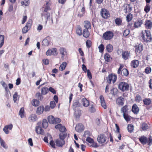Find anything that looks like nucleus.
I'll return each instance as SVG.
<instances>
[{"mask_svg": "<svg viewBox=\"0 0 152 152\" xmlns=\"http://www.w3.org/2000/svg\"><path fill=\"white\" fill-rule=\"evenodd\" d=\"M37 119V115L35 114H32L28 118V120L30 122H34Z\"/></svg>", "mask_w": 152, "mask_h": 152, "instance_id": "nucleus-17", "label": "nucleus"}, {"mask_svg": "<svg viewBox=\"0 0 152 152\" xmlns=\"http://www.w3.org/2000/svg\"><path fill=\"white\" fill-rule=\"evenodd\" d=\"M139 139L141 143L143 145L146 144L148 141V139L144 136H141Z\"/></svg>", "mask_w": 152, "mask_h": 152, "instance_id": "nucleus-16", "label": "nucleus"}, {"mask_svg": "<svg viewBox=\"0 0 152 152\" xmlns=\"http://www.w3.org/2000/svg\"><path fill=\"white\" fill-rule=\"evenodd\" d=\"M148 143L149 145H151L152 144V137L149 136L148 139Z\"/></svg>", "mask_w": 152, "mask_h": 152, "instance_id": "nucleus-64", "label": "nucleus"}, {"mask_svg": "<svg viewBox=\"0 0 152 152\" xmlns=\"http://www.w3.org/2000/svg\"><path fill=\"white\" fill-rule=\"evenodd\" d=\"M126 18L127 21H131L132 18V15L130 13L128 14L126 16Z\"/></svg>", "mask_w": 152, "mask_h": 152, "instance_id": "nucleus-47", "label": "nucleus"}, {"mask_svg": "<svg viewBox=\"0 0 152 152\" xmlns=\"http://www.w3.org/2000/svg\"><path fill=\"white\" fill-rule=\"evenodd\" d=\"M117 77L116 75H113L112 74L109 75L108 77L107 78V82L110 84L111 81L114 83L116 81Z\"/></svg>", "mask_w": 152, "mask_h": 152, "instance_id": "nucleus-6", "label": "nucleus"}, {"mask_svg": "<svg viewBox=\"0 0 152 152\" xmlns=\"http://www.w3.org/2000/svg\"><path fill=\"white\" fill-rule=\"evenodd\" d=\"M42 127L45 129H46L48 126V123L46 119H44L42 121Z\"/></svg>", "mask_w": 152, "mask_h": 152, "instance_id": "nucleus-34", "label": "nucleus"}, {"mask_svg": "<svg viewBox=\"0 0 152 152\" xmlns=\"http://www.w3.org/2000/svg\"><path fill=\"white\" fill-rule=\"evenodd\" d=\"M56 106V103L54 101H51L50 103V106L51 108L53 109Z\"/></svg>", "mask_w": 152, "mask_h": 152, "instance_id": "nucleus-60", "label": "nucleus"}, {"mask_svg": "<svg viewBox=\"0 0 152 152\" xmlns=\"http://www.w3.org/2000/svg\"><path fill=\"white\" fill-rule=\"evenodd\" d=\"M143 102L144 104L147 105H149L151 102L150 99L149 98L145 99H143Z\"/></svg>", "mask_w": 152, "mask_h": 152, "instance_id": "nucleus-38", "label": "nucleus"}, {"mask_svg": "<svg viewBox=\"0 0 152 152\" xmlns=\"http://www.w3.org/2000/svg\"><path fill=\"white\" fill-rule=\"evenodd\" d=\"M122 58L124 60H126L128 59L130 56V53L128 51L123 52L122 54Z\"/></svg>", "mask_w": 152, "mask_h": 152, "instance_id": "nucleus-14", "label": "nucleus"}, {"mask_svg": "<svg viewBox=\"0 0 152 152\" xmlns=\"http://www.w3.org/2000/svg\"><path fill=\"white\" fill-rule=\"evenodd\" d=\"M115 24L118 26L121 25L122 23V20L121 19L117 18L115 20Z\"/></svg>", "mask_w": 152, "mask_h": 152, "instance_id": "nucleus-48", "label": "nucleus"}, {"mask_svg": "<svg viewBox=\"0 0 152 152\" xmlns=\"http://www.w3.org/2000/svg\"><path fill=\"white\" fill-rule=\"evenodd\" d=\"M50 3L48 2H46L45 4L43 5L42 7L43 11L41 13V16L42 19H44L47 20L48 18L50 17V14L47 12V11L50 10Z\"/></svg>", "mask_w": 152, "mask_h": 152, "instance_id": "nucleus-1", "label": "nucleus"}, {"mask_svg": "<svg viewBox=\"0 0 152 152\" xmlns=\"http://www.w3.org/2000/svg\"><path fill=\"white\" fill-rule=\"evenodd\" d=\"M130 33V30L129 29H126L124 30L123 33V35L124 36L126 37Z\"/></svg>", "mask_w": 152, "mask_h": 152, "instance_id": "nucleus-58", "label": "nucleus"}, {"mask_svg": "<svg viewBox=\"0 0 152 152\" xmlns=\"http://www.w3.org/2000/svg\"><path fill=\"white\" fill-rule=\"evenodd\" d=\"M80 105V103L77 100H75L73 102V108L74 110H75L77 107H79Z\"/></svg>", "mask_w": 152, "mask_h": 152, "instance_id": "nucleus-29", "label": "nucleus"}, {"mask_svg": "<svg viewBox=\"0 0 152 152\" xmlns=\"http://www.w3.org/2000/svg\"><path fill=\"white\" fill-rule=\"evenodd\" d=\"M104 59L105 61L107 62L110 61V56L109 54L106 53L104 56Z\"/></svg>", "mask_w": 152, "mask_h": 152, "instance_id": "nucleus-46", "label": "nucleus"}, {"mask_svg": "<svg viewBox=\"0 0 152 152\" xmlns=\"http://www.w3.org/2000/svg\"><path fill=\"white\" fill-rule=\"evenodd\" d=\"M82 102L83 105L84 107H87L89 104V101L87 100L86 98H84L82 99Z\"/></svg>", "mask_w": 152, "mask_h": 152, "instance_id": "nucleus-26", "label": "nucleus"}, {"mask_svg": "<svg viewBox=\"0 0 152 152\" xmlns=\"http://www.w3.org/2000/svg\"><path fill=\"white\" fill-rule=\"evenodd\" d=\"M145 25L146 27L148 29H151L152 27V23L150 20L146 21Z\"/></svg>", "mask_w": 152, "mask_h": 152, "instance_id": "nucleus-37", "label": "nucleus"}, {"mask_svg": "<svg viewBox=\"0 0 152 152\" xmlns=\"http://www.w3.org/2000/svg\"><path fill=\"white\" fill-rule=\"evenodd\" d=\"M66 136L67 134L65 132L61 133L59 135L60 139L62 140H64V139L66 137Z\"/></svg>", "mask_w": 152, "mask_h": 152, "instance_id": "nucleus-32", "label": "nucleus"}, {"mask_svg": "<svg viewBox=\"0 0 152 152\" xmlns=\"http://www.w3.org/2000/svg\"><path fill=\"white\" fill-rule=\"evenodd\" d=\"M86 45L88 48H90L91 45V42L90 40H87L86 42Z\"/></svg>", "mask_w": 152, "mask_h": 152, "instance_id": "nucleus-54", "label": "nucleus"}, {"mask_svg": "<svg viewBox=\"0 0 152 152\" xmlns=\"http://www.w3.org/2000/svg\"><path fill=\"white\" fill-rule=\"evenodd\" d=\"M59 130L61 133L64 132L66 131V128L64 126H61V127L60 128Z\"/></svg>", "mask_w": 152, "mask_h": 152, "instance_id": "nucleus-61", "label": "nucleus"}, {"mask_svg": "<svg viewBox=\"0 0 152 152\" xmlns=\"http://www.w3.org/2000/svg\"><path fill=\"white\" fill-rule=\"evenodd\" d=\"M82 34H83V36L84 37L87 38L89 36L90 33L88 30L83 29Z\"/></svg>", "mask_w": 152, "mask_h": 152, "instance_id": "nucleus-27", "label": "nucleus"}, {"mask_svg": "<svg viewBox=\"0 0 152 152\" xmlns=\"http://www.w3.org/2000/svg\"><path fill=\"white\" fill-rule=\"evenodd\" d=\"M118 88L122 91L124 92L129 90V85L127 83L122 82L119 83Z\"/></svg>", "mask_w": 152, "mask_h": 152, "instance_id": "nucleus-2", "label": "nucleus"}, {"mask_svg": "<svg viewBox=\"0 0 152 152\" xmlns=\"http://www.w3.org/2000/svg\"><path fill=\"white\" fill-rule=\"evenodd\" d=\"M60 53L61 55V58H64V56L67 55V52L66 49L64 48L61 47L59 50Z\"/></svg>", "mask_w": 152, "mask_h": 152, "instance_id": "nucleus-9", "label": "nucleus"}, {"mask_svg": "<svg viewBox=\"0 0 152 152\" xmlns=\"http://www.w3.org/2000/svg\"><path fill=\"white\" fill-rule=\"evenodd\" d=\"M101 15L102 17L104 19L108 18L110 16L109 11L104 8L102 9L101 11Z\"/></svg>", "mask_w": 152, "mask_h": 152, "instance_id": "nucleus-5", "label": "nucleus"}, {"mask_svg": "<svg viewBox=\"0 0 152 152\" xmlns=\"http://www.w3.org/2000/svg\"><path fill=\"white\" fill-rule=\"evenodd\" d=\"M76 30V33L79 36L82 35V29L80 26H77Z\"/></svg>", "mask_w": 152, "mask_h": 152, "instance_id": "nucleus-24", "label": "nucleus"}, {"mask_svg": "<svg viewBox=\"0 0 152 152\" xmlns=\"http://www.w3.org/2000/svg\"><path fill=\"white\" fill-rule=\"evenodd\" d=\"M35 130L38 134H44L43 130L39 126H36Z\"/></svg>", "mask_w": 152, "mask_h": 152, "instance_id": "nucleus-20", "label": "nucleus"}, {"mask_svg": "<svg viewBox=\"0 0 152 152\" xmlns=\"http://www.w3.org/2000/svg\"><path fill=\"white\" fill-rule=\"evenodd\" d=\"M116 101L118 104L122 106L124 103V99L122 96H120L117 99Z\"/></svg>", "mask_w": 152, "mask_h": 152, "instance_id": "nucleus-15", "label": "nucleus"}, {"mask_svg": "<svg viewBox=\"0 0 152 152\" xmlns=\"http://www.w3.org/2000/svg\"><path fill=\"white\" fill-rule=\"evenodd\" d=\"M125 6V8L124 9L125 12H129L132 10V8L130 6L129 4H126Z\"/></svg>", "mask_w": 152, "mask_h": 152, "instance_id": "nucleus-25", "label": "nucleus"}, {"mask_svg": "<svg viewBox=\"0 0 152 152\" xmlns=\"http://www.w3.org/2000/svg\"><path fill=\"white\" fill-rule=\"evenodd\" d=\"M13 127V125L12 124L6 125L5 126L3 129V130L6 134L9 133V131L8 129L11 130Z\"/></svg>", "mask_w": 152, "mask_h": 152, "instance_id": "nucleus-11", "label": "nucleus"}, {"mask_svg": "<svg viewBox=\"0 0 152 152\" xmlns=\"http://www.w3.org/2000/svg\"><path fill=\"white\" fill-rule=\"evenodd\" d=\"M29 29H30L29 28H28L26 26H25L22 29V31L23 33V34H25L27 33Z\"/></svg>", "mask_w": 152, "mask_h": 152, "instance_id": "nucleus-59", "label": "nucleus"}, {"mask_svg": "<svg viewBox=\"0 0 152 152\" xmlns=\"http://www.w3.org/2000/svg\"><path fill=\"white\" fill-rule=\"evenodd\" d=\"M99 99L102 107L104 109H106L107 108V106L104 97L103 96L101 95L100 96Z\"/></svg>", "mask_w": 152, "mask_h": 152, "instance_id": "nucleus-13", "label": "nucleus"}, {"mask_svg": "<svg viewBox=\"0 0 152 152\" xmlns=\"http://www.w3.org/2000/svg\"><path fill=\"white\" fill-rule=\"evenodd\" d=\"M56 145L59 147H61L63 145H64L65 143L64 140H62L61 139H58L56 140Z\"/></svg>", "mask_w": 152, "mask_h": 152, "instance_id": "nucleus-12", "label": "nucleus"}, {"mask_svg": "<svg viewBox=\"0 0 152 152\" xmlns=\"http://www.w3.org/2000/svg\"><path fill=\"white\" fill-rule=\"evenodd\" d=\"M4 35H0V48L4 44Z\"/></svg>", "mask_w": 152, "mask_h": 152, "instance_id": "nucleus-42", "label": "nucleus"}, {"mask_svg": "<svg viewBox=\"0 0 152 152\" xmlns=\"http://www.w3.org/2000/svg\"><path fill=\"white\" fill-rule=\"evenodd\" d=\"M139 64V61L137 60H133L131 63V66L134 68L137 67Z\"/></svg>", "mask_w": 152, "mask_h": 152, "instance_id": "nucleus-19", "label": "nucleus"}, {"mask_svg": "<svg viewBox=\"0 0 152 152\" xmlns=\"http://www.w3.org/2000/svg\"><path fill=\"white\" fill-rule=\"evenodd\" d=\"M1 83L2 84L3 87L4 88L5 91L7 93L8 91V89L7 88V84L3 81H1Z\"/></svg>", "mask_w": 152, "mask_h": 152, "instance_id": "nucleus-49", "label": "nucleus"}, {"mask_svg": "<svg viewBox=\"0 0 152 152\" xmlns=\"http://www.w3.org/2000/svg\"><path fill=\"white\" fill-rule=\"evenodd\" d=\"M84 126L81 124H79L77 125L75 127L76 131L79 132H81L84 130Z\"/></svg>", "mask_w": 152, "mask_h": 152, "instance_id": "nucleus-10", "label": "nucleus"}, {"mask_svg": "<svg viewBox=\"0 0 152 152\" xmlns=\"http://www.w3.org/2000/svg\"><path fill=\"white\" fill-rule=\"evenodd\" d=\"M91 28V24L90 22L88 21H86L84 22V29H90Z\"/></svg>", "mask_w": 152, "mask_h": 152, "instance_id": "nucleus-21", "label": "nucleus"}, {"mask_svg": "<svg viewBox=\"0 0 152 152\" xmlns=\"http://www.w3.org/2000/svg\"><path fill=\"white\" fill-rule=\"evenodd\" d=\"M43 95L41 93L38 92L36 94V96L39 100H42L43 98Z\"/></svg>", "mask_w": 152, "mask_h": 152, "instance_id": "nucleus-39", "label": "nucleus"}, {"mask_svg": "<svg viewBox=\"0 0 152 152\" xmlns=\"http://www.w3.org/2000/svg\"><path fill=\"white\" fill-rule=\"evenodd\" d=\"M50 52L51 53V55H53L54 56H56L57 54V49L54 48L50 49Z\"/></svg>", "mask_w": 152, "mask_h": 152, "instance_id": "nucleus-44", "label": "nucleus"}, {"mask_svg": "<svg viewBox=\"0 0 152 152\" xmlns=\"http://www.w3.org/2000/svg\"><path fill=\"white\" fill-rule=\"evenodd\" d=\"M106 50L108 52H111L113 50V46L110 44L107 45L106 47Z\"/></svg>", "mask_w": 152, "mask_h": 152, "instance_id": "nucleus-40", "label": "nucleus"}, {"mask_svg": "<svg viewBox=\"0 0 152 152\" xmlns=\"http://www.w3.org/2000/svg\"><path fill=\"white\" fill-rule=\"evenodd\" d=\"M123 116L124 118L127 121H129L130 120V118L128 114L126 113L123 114Z\"/></svg>", "mask_w": 152, "mask_h": 152, "instance_id": "nucleus-57", "label": "nucleus"}, {"mask_svg": "<svg viewBox=\"0 0 152 152\" xmlns=\"http://www.w3.org/2000/svg\"><path fill=\"white\" fill-rule=\"evenodd\" d=\"M146 34L142 33V37L143 41L146 42H151L152 40V38L151 37V34L149 31L145 30Z\"/></svg>", "mask_w": 152, "mask_h": 152, "instance_id": "nucleus-3", "label": "nucleus"}, {"mask_svg": "<svg viewBox=\"0 0 152 152\" xmlns=\"http://www.w3.org/2000/svg\"><path fill=\"white\" fill-rule=\"evenodd\" d=\"M148 125L145 123H143L142 125V129L143 130H145L148 129Z\"/></svg>", "mask_w": 152, "mask_h": 152, "instance_id": "nucleus-53", "label": "nucleus"}, {"mask_svg": "<svg viewBox=\"0 0 152 152\" xmlns=\"http://www.w3.org/2000/svg\"><path fill=\"white\" fill-rule=\"evenodd\" d=\"M48 119L50 124H54L55 118L53 116L50 115L49 116L48 118Z\"/></svg>", "mask_w": 152, "mask_h": 152, "instance_id": "nucleus-31", "label": "nucleus"}, {"mask_svg": "<svg viewBox=\"0 0 152 152\" xmlns=\"http://www.w3.org/2000/svg\"><path fill=\"white\" fill-rule=\"evenodd\" d=\"M39 101L37 99H34L33 100L32 104L35 106H37L40 104Z\"/></svg>", "mask_w": 152, "mask_h": 152, "instance_id": "nucleus-45", "label": "nucleus"}, {"mask_svg": "<svg viewBox=\"0 0 152 152\" xmlns=\"http://www.w3.org/2000/svg\"><path fill=\"white\" fill-rule=\"evenodd\" d=\"M89 111L92 113H94L96 111V109L92 104L90 105Z\"/></svg>", "mask_w": 152, "mask_h": 152, "instance_id": "nucleus-50", "label": "nucleus"}, {"mask_svg": "<svg viewBox=\"0 0 152 152\" xmlns=\"http://www.w3.org/2000/svg\"><path fill=\"white\" fill-rule=\"evenodd\" d=\"M142 45H136L135 47V51L136 53H140L142 50Z\"/></svg>", "mask_w": 152, "mask_h": 152, "instance_id": "nucleus-18", "label": "nucleus"}, {"mask_svg": "<svg viewBox=\"0 0 152 152\" xmlns=\"http://www.w3.org/2000/svg\"><path fill=\"white\" fill-rule=\"evenodd\" d=\"M98 48L99 49V52H102L104 49V47L103 45L101 44L98 47Z\"/></svg>", "mask_w": 152, "mask_h": 152, "instance_id": "nucleus-55", "label": "nucleus"}, {"mask_svg": "<svg viewBox=\"0 0 152 152\" xmlns=\"http://www.w3.org/2000/svg\"><path fill=\"white\" fill-rule=\"evenodd\" d=\"M44 110V107H38L37 110V113L38 115H40L42 113Z\"/></svg>", "mask_w": 152, "mask_h": 152, "instance_id": "nucleus-30", "label": "nucleus"}, {"mask_svg": "<svg viewBox=\"0 0 152 152\" xmlns=\"http://www.w3.org/2000/svg\"><path fill=\"white\" fill-rule=\"evenodd\" d=\"M117 91L118 90L117 89L113 88L111 89V93L113 96H115L116 94Z\"/></svg>", "mask_w": 152, "mask_h": 152, "instance_id": "nucleus-56", "label": "nucleus"}, {"mask_svg": "<svg viewBox=\"0 0 152 152\" xmlns=\"http://www.w3.org/2000/svg\"><path fill=\"white\" fill-rule=\"evenodd\" d=\"M129 72L127 69H123L121 72V74L122 75L127 76L129 75Z\"/></svg>", "mask_w": 152, "mask_h": 152, "instance_id": "nucleus-35", "label": "nucleus"}, {"mask_svg": "<svg viewBox=\"0 0 152 152\" xmlns=\"http://www.w3.org/2000/svg\"><path fill=\"white\" fill-rule=\"evenodd\" d=\"M66 64H67L66 62H63L59 68V70L61 71H63L64 70L66 66Z\"/></svg>", "mask_w": 152, "mask_h": 152, "instance_id": "nucleus-33", "label": "nucleus"}, {"mask_svg": "<svg viewBox=\"0 0 152 152\" xmlns=\"http://www.w3.org/2000/svg\"><path fill=\"white\" fill-rule=\"evenodd\" d=\"M127 107L128 106L127 105H125L122 107L121 109V112L123 113V114L126 113L128 112V109Z\"/></svg>", "mask_w": 152, "mask_h": 152, "instance_id": "nucleus-36", "label": "nucleus"}, {"mask_svg": "<svg viewBox=\"0 0 152 152\" xmlns=\"http://www.w3.org/2000/svg\"><path fill=\"white\" fill-rule=\"evenodd\" d=\"M50 38L48 36L44 39L42 41V45L44 46H48L50 43Z\"/></svg>", "mask_w": 152, "mask_h": 152, "instance_id": "nucleus-8", "label": "nucleus"}, {"mask_svg": "<svg viewBox=\"0 0 152 152\" xmlns=\"http://www.w3.org/2000/svg\"><path fill=\"white\" fill-rule=\"evenodd\" d=\"M32 24V21L31 20H29L27 23L26 25L25 26L30 29Z\"/></svg>", "mask_w": 152, "mask_h": 152, "instance_id": "nucleus-51", "label": "nucleus"}, {"mask_svg": "<svg viewBox=\"0 0 152 152\" xmlns=\"http://www.w3.org/2000/svg\"><path fill=\"white\" fill-rule=\"evenodd\" d=\"M24 110L23 107H22L20 108V111L19 112V114L20 115L21 118H23L24 116Z\"/></svg>", "mask_w": 152, "mask_h": 152, "instance_id": "nucleus-41", "label": "nucleus"}, {"mask_svg": "<svg viewBox=\"0 0 152 152\" xmlns=\"http://www.w3.org/2000/svg\"><path fill=\"white\" fill-rule=\"evenodd\" d=\"M90 132L88 131H86L85 132L83 136L85 137H87L90 136Z\"/></svg>", "mask_w": 152, "mask_h": 152, "instance_id": "nucleus-62", "label": "nucleus"}, {"mask_svg": "<svg viewBox=\"0 0 152 152\" xmlns=\"http://www.w3.org/2000/svg\"><path fill=\"white\" fill-rule=\"evenodd\" d=\"M151 71V68L150 67H147L145 69V72L147 74L150 73Z\"/></svg>", "mask_w": 152, "mask_h": 152, "instance_id": "nucleus-63", "label": "nucleus"}, {"mask_svg": "<svg viewBox=\"0 0 152 152\" xmlns=\"http://www.w3.org/2000/svg\"><path fill=\"white\" fill-rule=\"evenodd\" d=\"M113 36V33L111 31H108L104 34L103 35V38L105 40H108L111 39Z\"/></svg>", "mask_w": 152, "mask_h": 152, "instance_id": "nucleus-4", "label": "nucleus"}, {"mask_svg": "<svg viewBox=\"0 0 152 152\" xmlns=\"http://www.w3.org/2000/svg\"><path fill=\"white\" fill-rule=\"evenodd\" d=\"M132 111L135 114H137L138 113L139 109L136 104H134L133 105L132 108Z\"/></svg>", "mask_w": 152, "mask_h": 152, "instance_id": "nucleus-22", "label": "nucleus"}, {"mask_svg": "<svg viewBox=\"0 0 152 152\" xmlns=\"http://www.w3.org/2000/svg\"><path fill=\"white\" fill-rule=\"evenodd\" d=\"M150 6L149 4H147L144 8V11L146 13L148 12L150 10Z\"/></svg>", "mask_w": 152, "mask_h": 152, "instance_id": "nucleus-52", "label": "nucleus"}, {"mask_svg": "<svg viewBox=\"0 0 152 152\" xmlns=\"http://www.w3.org/2000/svg\"><path fill=\"white\" fill-rule=\"evenodd\" d=\"M127 129L129 132L131 133L133 132L134 130V126L131 124H129L127 126Z\"/></svg>", "mask_w": 152, "mask_h": 152, "instance_id": "nucleus-43", "label": "nucleus"}, {"mask_svg": "<svg viewBox=\"0 0 152 152\" xmlns=\"http://www.w3.org/2000/svg\"><path fill=\"white\" fill-rule=\"evenodd\" d=\"M48 92V88L45 87L41 88V93L42 94L45 95L47 94Z\"/></svg>", "mask_w": 152, "mask_h": 152, "instance_id": "nucleus-28", "label": "nucleus"}, {"mask_svg": "<svg viewBox=\"0 0 152 152\" xmlns=\"http://www.w3.org/2000/svg\"><path fill=\"white\" fill-rule=\"evenodd\" d=\"M107 137L104 134H102L98 135L97 139L98 142L101 144L103 143L106 141Z\"/></svg>", "mask_w": 152, "mask_h": 152, "instance_id": "nucleus-7", "label": "nucleus"}, {"mask_svg": "<svg viewBox=\"0 0 152 152\" xmlns=\"http://www.w3.org/2000/svg\"><path fill=\"white\" fill-rule=\"evenodd\" d=\"M142 23L143 22L142 20H138L134 23V27L135 28H136L140 27L141 25L142 24Z\"/></svg>", "mask_w": 152, "mask_h": 152, "instance_id": "nucleus-23", "label": "nucleus"}]
</instances>
